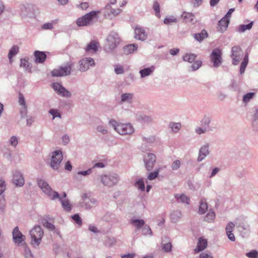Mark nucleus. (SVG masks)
I'll use <instances>...</instances> for the list:
<instances>
[{"label": "nucleus", "instance_id": "052dcab7", "mask_svg": "<svg viewBox=\"0 0 258 258\" xmlns=\"http://www.w3.org/2000/svg\"><path fill=\"white\" fill-rule=\"evenodd\" d=\"M247 63H248L247 62H246V61H243L241 62V66H240V74H242L244 72L245 69L246 67Z\"/></svg>", "mask_w": 258, "mask_h": 258}, {"label": "nucleus", "instance_id": "864d4df0", "mask_svg": "<svg viewBox=\"0 0 258 258\" xmlns=\"http://www.w3.org/2000/svg\"><path fill=\"white\" fill-rule=\"evenodd\" d=\"M202 61L200 60L196 61L192 66V70L196 71L198 70L202 65Z\"/></svg>", "mask_w": 258, "mask_h": 258}, {"label": "nucleus", "instance_id": "8fccbe9b", "mask_svg": "<svg viewBox=\"0 0 258 258\" xmlns=\"http://www.w3.org/2000/svg\"><path fill=\"white\" fill-rule=\"evenodd\" d=\"M49 112L53 116V119H54L55 117H60V114L57 109H50Z\"/></svg>", "mask_w": 258, "mask_h": 258}, {"label": "nucleus", "instance_id": "e433bc0d", "mask_svg": "<svg viewBox=\"0 0 258 258\" xmlns=\"http://www.w3.org/2000/svg\"><path fill=\"white\" fill-rule=\"evenodd\" d=\"M252 23H250L247 25H242L239 26L238 30L239 32H243L246 30H249L251 28Z\"/></svg>", "mask_w": 258, "mask_h": 258}, {"label": "nucleus", "instance_id": "680f3d73", "mask_svg": "<svg viewBox=\"0 0 258 258\" xmlns=\"http://www.w3.org/2000/svg\"><path fill=\"white\" fill-rule=\"evenodd\" d=\"M10 143L13 146L16 147L18 144L17 138L15 136L12 137L10 139Z\"/></svg>", "mask_w": 258, "mask_h": 258}, {"label": "nucleus", "instance_id": "20e7f679", "mask_svg": "<svg viewBox=\"0 0 258 258\" xmlns=\"http://www.w3.org/2000/svg\"><path fill=\"white\" fill-rule=\"evenodd\" d=\"M38 184L39 187L51 199L54 200L56 198L60 199L58 193L52 191L51 187L48 183L42 179H39L38 181Z\"/></svg>", "mask_w": 258, "mask_h": 258}, {"label": "nucleus", "instance_id": "37998d69", "mask_svg": "<svg viewBox=\"0 0 258 258\" xmlns=\"http://www.w3.org/2000/svg\"><path fill=\"white\" fill-rule=\"evenodd\" d=\"M176 21L177 19L176 18L173 16H170L169 17H166L164 20V23L165 24H169L171 23L176 22Z\"/></svg>", "mask_w": 258, "mask_h": 258}, {"label": "nucleus", "instance_id": "4be33fe9", "mask_svg": "<svg viewBox=\"0 0 258 258\" xmlns=\"http://www.w3.org/2000/svg\"><path fill=\"white\" fill-rule=\"evenodd\" d=\"M138 49V45L135 44H129L123 47V51L125 54H129L133 53Z\"/></svg>", "mask_w": 258, "mask_h": 258}, {"label": "nucleus", "instance_id": "5701e85b", "mask_svg": "<svg viewBox=\"0 0 258 258\" xmlns=\"http://www.w3.org/2000/svg\"><path fill=\"white\" fill-rule=\"evenodd\" d=\"M130 223L136 227L137 229H139L144 225L145 222L142 219H131Z\"/></svg>", "mask_w": 258, "mask_h": 258}, {"label": "nucleus", "instance_id": "7ed1b4c3", "mask_svg": "<svg viewBox=\"0 0 258 258\" xmlns=\"http://www.w3.org/2000/svg\"><path fill=\"white\" fill-rule=\"evenodd\" d=\"M99 11H91L77 20L76 24L79 26H85L91 24L93 20L97 18Z\"/></svg>", "mask_w": 258, "mask_h": 258}, {"label": "nucleus", "instance_id": "f8f14e48", "mask_svg": "<svg viewBox=\"0 0 258 258\" xmlns=\"http://www.w3.org/2000/svg\"><path fill=\"white\" fill-rule=\"evenodd\" d=\"M82 197L83 200L81 203L82 207H84L86 209H89L96 204V200L94 199H90L88 194H83Z\"/></svg>", "mask_w": 258, "mask_h": 258}, {"label": "nucleus", "instance_id": "ddd939ff", "mask_svg": "<svg viewBox=\"0 0 258 258\" xmlns=\"http://www.w3.org/2000/svg\"><path fill=\"white\" fill-rule=\"evenodd\" d=\"M102 183L107 186H113L118 181V176L117 175H104L101 177Z\"/></svg>", "mask_w": 258, "mask_h": 258}, {"label": "nucleus", "instance_id": "a211bd4d", "mask_svg": "<svg viewBox=\"0 0 258 258\" xmlns=\"http://www.w3.org/2000/svg\"><path fill=\"white\" fill-rule=\"evenodd\" d=\"M207 247V240L206 239H204L201 237L199 239L197 246L194 249L195 253H198L203 250H204Z\"/></svg>", "mask_w": 258, "mask_h": 258}, {"label": "nucleus", "instance_id": "4468645a", "mask_svg": "<svg viewBox=\"0 0 258 258\" xmlns=\"http://www.w3.org/2000/svg\"><path fill=\"white\" fill-rule=\"evenodd\" d=\"M13 238L14 242L17 244H19L25 240L24 236L19 230L18 227H15L13 231Z\"/></svg>", "mask_w": 258, "mask_h": 258}, {"label": "nucleus", "instance_id": "f257e3e1", "mask_svg": "<svg viewBox=\"0 0 258 258\" xmlns=\"http://www.w3.org/2000/svg\"><path fill=\"white\" fill-rule=\"evenodd\" d=\"M109 123L114 129L120 135H131L134 132L133 126L130 123L118 124L114 119H111Z\"/></svg>", "mask_w": 258, "mask_h": 258}, {"label": "nucleus", "instance_id": "69168bd1", "mask_svg": "<svg viewBox=\"0 0 258 258\" xmlns=\"http://www.w3.org/2000/svg\"><path fill=\"white\" fill-rule=\"evenodd\" d=\"M200 258H213L212 255L208 253L203 252L200 254Z\"/></svg>", "mask_w": 258, "mask_h": 258}, {"label": "nucleus", "instance_id": "a878e982", "mask_svg": "<svg viewBox=\"0 0 258 258\" xmlns=\"http://www.w3.org/2000/svg\"><path fill=\"white\" fill-rule=\"evenodd\" d=\"M175 198L178 202L180 201L181 202L183 203H186L187 204H189V198L184 194H176L175 195Z\"/></svg>", "mask_w": 258, "mask_h": 258}, {"label": "nucleus", "instance_id": "3c124183", "mask_svg": "<svg viewBox=\"0 0 258 258\" xmlns=\"http://www.w3.org/2000/svg\"><path fill=\"white\" fill-rule=\"evenodd\" d=\"M89 7V4L87 2H82L80 5L78 6V8L83 10H86Z\"/></svg>", "mask_w": 258, "mask_h": 258}, {"label": "nucleus", "instance_id": "cd10ccee", "mask_svg": "<svg viewBox=\"0 0 258 258\" xmlns=\"http://www.w3.org/2000/svg\"><path fill=\"white\" fill-rule=\"evenodd\" d=\"M208 36L207 32L206 30H203L201 33L196 34L194 35L195 38L199 41H202L204 38H206Z\"/></svg>", "mask_w": 258, "mask_h": 258}, {"label": "nucleus", "instance_id": "6e6552de", "mask_svg": "<svg viewBox=\"0 0 258 258\" xmlns=\"http://www.w3.org/2000/svg\"><path fill=\"white\" fill-rule=\"evenodd\" d=\"M156 156L151 153H147L144 157V161L147 171H150L152 170L156 162Z\"/></svg>", "mask_w": 258, "mask_h": 258}, {"label": "nucleus", "instance_id": "4d7b16f0", "mask_svg": "<svg viewBox=\"0 0 258 258\" xmlns=\"http://www.w3.org/2000/svg\"><path fill=\"white\" fill-rule=\"evenodd\" d=\"M20 66L21 67L25 68L26 70H27V69L29 67V62L26 59H21Z\"/></svg>", "mask_w": 258, "mask_h": 258}, {"label": "nucleus", "instance_id": "5fc2aeb1", "mask_svg": "<svg viewBox=\"0 0 258 258\" xmlns=\"http://www.w3.org/2000/svg\"><path fill=\"white\" fill-rule=\"evenodd\" d=\"M73 219L79 225H81L82 224V220L78 214H76L72 217Z\"/></svg>", "mask_w": 258, "mask_h": 258}, {"label": "nucleus", "instance_id": "f3484780", "mask_svg": "<svg viewBox=\"0 0 258 258\" xmlns=\"http://www.w3.org/2000/svg\"><path fill=\"white\" fill-rule=\"evenodd\" d=\"M100 45L98 41L97 40L91 41L85 48V50L88 53H93L96 52Z\"/></svg>", "mask_w": 258, "mask_h": 258}, {"label": "nucleus", "instance_id": "c756f323", "mask_svg": "<svg viewBox=\"0 0 258 258\" xmlns=\"http://www.w3.org/2000/svg\"><path fill=\"white\" fill-rule=\"evenodd\" d=\"M196 55L192 53L186 54L183 56V59L184 61L188 62H192L196 59Z\"/></svg>", "mask_w": 258, "mask_h": 258}, {"label": "nucleus", "instance_id": "1a4fd4ad", "mask_svg": "<svg viewBox=\"0 0 258 258\" xmlns=\"http://www.w3.org/2000/svg\"><path fill=\"white\" fill-rule=\"evenodd\" d=\"M62 154L60 151H55L53 153L51 162V167L54 169H57L62 160Z\"/></svg>", "mask_w": 258, "mask_h": 258}, {"label": "nucleus", "instance_id": "412c9836", "mask_svg": "<svg viewBox=\"0 0 258 258\" xmlns=\"http://www.w3.org/2000/svg\"><path fill=\"white\" fill-rule=\"evenodd\" d=\"M34 55L35 57V61L37 63H42L46 59V55L42 51H35L34 52Z\"/></svg>", "mask_w": 258, "mask_h": 258}, {"label": "nucleus", "instance_id": "7c9ffc66", "mask_svg": "<svg viewBox=\"0 0 258 258\" xmlns=\"http://www.w3.org/2000/svg\"><path fill=\"white\" fill-rule=\"evenodd\" d=\"M19 51V47L17 46H14L10 49L9 53L8 54V57L10 60L12 61V57L16 55Z\"/></svg>", "mask_w": 258, "mask_h": 258}, {"label": "nucleus", "instance_id": "09e8293b", "mask_svg": "<svg viewBox=\"0 0 258 258\" xmlns=\"http://www.w3.org/2000/svg\"><path fill=\"white\" fill-rule=\"evenodd\" d=\"M254 95L253 93H248L245 94L243 97V101L244 102H247L249 100L252 98Z\"/></svg>", "mask_w": 258, "mask_h": 258}, {"label": "nucleus", "instance_id": "f03ea898", "mask_svg": "<svg viewBox=\"0 0 258 258\" xmlns=\"http://www.w3.org/2000/svg\"><path fill=\"white\" fill-rule=\"evenodd\" d=\"M30 234L31 237V244L34 246H39L42 237L44 235V232L41 226H35L30 231Z\"/></svg>", "mask_w": 258, "mask_h": 258}, {"label": "nucleus", "instance_id": "4c0bfd02", "mask_svg": "<svg viewBox=\"0 0 258 258\" xmlns=\"http://www.w3.org/2000/svg\"><path fill=\"white\" fill-rule=\"evenodd\" d=\"M181 213L180 212L175 211L171 214V219L172 222H176L178 219L180 217Z\"/></svg>", "mask_w": 258, "mask_h": 258}, {"label": "nucleus", "instance_id": "2eb2a0df", "mask_svg": "<svg viewBox=\"0 0 258 258\" xmlns=\"http://www.w3.org/2000/svg\"><path fill=\"white\" fill-rule=\"evenodd\" d=\"M147 36V34L145 30L139 26H137L135 28V37L136 39L144 41Z\"/></svg>", "mask_w": 258, "mask_h": 258}, {"label": "nucleus", "instance_id": "c03bdc74", "mask_svg": "<svg viewBox=\"0 0 258 258\" xmlns=\"http://www.w3.org/2000/svg\"><path fill=\"white\" fill-rule=\"evenodd\" d=\"M246 255L249 258H258V252L256 250H252L246 253Z\"/></svg>", "mask_w": 258, "mask_h": 258}, {"label": "nucleus", "instance_id": "de8ad7c7", "mask_svg": "<svg viewBox=\"0 0 258 258\" xmlns=\"http://www.w3.org/2000/svg\"><path fill=\"white\" fill-rule=\"evenodd\" d=\"M114 71L117 75L122 74L124 72L123 68L121 66L116 65L115 66Z\"/></svg>", "mask_w": 258, "mask_h": 258}, {"label": "nucleus", "instance_id": "603ef678", "mask_svg": "<svg viewBox=\"0 0 258 258\" xmlns=\"http://www.w3.org/2000/svg\"><path fill=\"white\" fill-rule=\"evenodd\" d=\"M234 227L235 225L233 223H229L226 227V232H232L234 230Z\"/></svg>", "mask_w": 258, "mask_h": 258}, {"label": "nucleus", "instance_id": "bb28decb", "mask_svg": "<svg viewBox=\"0 0 258 258\" xmlns=\"http://www.w3.org/2000/svg\"><path fill=\"white\" fill-rule=\"evenodd\" d=\"M208 210V205L205 200H202L200 202L199 212L201 214H204Z\"/></svg>", "mask_w": 258, "mask_h": 258}, {"label": "nucleus", "instance_id": "ea45409f", "mask_svg": "<svg viewBox=\"0 0 258 258\" xmlns=\"http://www.w3.org/2000/svg\"><path fill=\"white\" fill-rule=\"evenodd\" d=\"M153 9L155 12V15L156 16L160 17V6L158 2H155L153 4Z\"/></svg>", "mask_w": 258, "mask_h": 258}, {"label": "nucleus", "instance_id": "473e14b6", "mask_svg": "<svg viewBox=\"0 0 258 258\" xmlns=\"http://www.w3.org/2000/svg\"><path fill=\"white\" fill-rule=\"evenodd\" d=\"M215 218V213L213 211H210L206 216L205 220L208 222H211L214 220Z\"/></svg>", "mask_w": 258, "mask_h": 258}, {"label": "nucleus", "instance_id": "a18cd8bd", "mask_svg": "<svg viewBox=\"0 0 258 258\" xmlns=\"http://www.w3.org/2000/svg\"><path fill=\"white\" fill-rule=\"evenodd\" d=\"M133 97V94L131 93H125L121 95V101H125L129 99H132Z\"/></svg>", "mask_w": 258, "mask_h": 258}, {"label": "nucleus", "instance_id": "dca6fc26", "mask_svg": "<svg viewBox=\"0 0 258 258\" xmlns=\"http://www.w3.org/2000/svg\"><path fill=\"white\" fill-rule=\"evenodd\" d=\"M52 87L54 90L63 96L70 97L71 96V93L58 83H54L52 84Z\"/></svg>", "mask_w": 258, "mask_h": 258}, {"label": "nucleus", "instance_id": "e2e57ef3", "mask_svg": "<svg viewBox=\"0 0 258 258\" xmlns=\"http://www.w3.org/2000/svg\"><path fill=\"white\" fill-rule=\"evenodd\" d=\"M227 235L228 236V238L232 241H234L235 240V237L234 235V234L232 233V232H226Z\"/></svg>", "mask_w": 258, "mask_h": 258}, {"label": "nucleus", "instance_id": "2f4dec72", "mask_svg": "<svg viewBox=\"0 0 258 258\" xmlns=\"http://www.w3.org/2000/svg\"><path fill=\"white\" fill-rule=\"evenodd\" d=\"M19 103L20 105L23 106V109L24 110V112L25 114L27 111V106L25 103V100L23 95L21 94H19Z\"/></svg>", "mask_w": 258, "mask_h": 258}, {"label": "nucleus", "instance_id": "58836bf2", "mask_svg": "<svg viewBox=\"0 0 258 258\" xmlns=\"http://www.w3.org/2000/svg\"><path fill=\"white\" fill-rule=\"evenodd\" d=\"M57 23V21H54L52 23H47L43 24L41 28L43 29H49L51 30L53 28V24H56Z\"/></svg>", "mask_w": 258, "mask_h": 258}, {"label": "nucleus", "instance_id": "423d86ee", "mask_svg": "<svg viewBox=\"0 0 258 258\" xmlns=\"http://www.w3.org/2000/svg\"><path fill=\"white\" fill-rule=\"evenodd\" d=\"M72 68V64H68L63 67H59L58 69L53 70L51 72V75L54 77L67 76L70 74Z\"/></svg>", "mask_w": 258, "mask_h": 258}, {"label": "nucleus", "instance_id": "bf43d9fd", "mask_svg": "<svg viewBox=\"0 0 258 258\" xmlns=\"http://www.w3.org/2000/svg\"><path fill=\"white\" fill-rule=\"evenodd\" d=\"M180 165V162L178 160L174 161L172 165V168L173 170L177 169Z\"/></svg>", "mask_w": 258, "mask_h": 258}, {"label": "nucleus", "instance_id": "c85d7f7f", "mask_svg": "<svg viewBox=\"0 0 258 258\" xmlns=\"http://www.w3.org/2000/svg\"><path fill=\"white\" fill-rule=\"evenodd\" d=\"M107 40L108 42L109 45L113 47H115L117 45V44L118 43L117 39H116L111 35H110L108 36Z\"/></svg>", "mask_w": 258, "mask_h": 258}, {"label": "nucleus", "instance_id": "f704fd0d", "mask_svg": "<svg viewBox=\"0 0 258 258\" xmlns=\"http://www.w3.org/2000/svg\"><path fill=\"white\" fill-rule=\"evenodd\" d=\"M61 205L64 209L67 211H71L72 209L71 205L68 200H61Z\"/></svg>", "mask_w": 258, "mask_h": 258}, {"label": "nucleus", "instance_id": "79ce46f5", "mask_svg": "<svg viewBox=\"0 0 258 258\" xmlns=\"http://www.w3.org/2000/svg\"><path fill=\"white\" fill-rule=\"evenodd\" d=\"M171 128L173 132H177L181 128V124L179 123L170 124Z\"/></svg>", "mask_w": 258, "mask_h": 258}, {"label": "nucleus", "instance_id": "9d476101", "mask_svg": "<svg viewBox=\"0 0 258 258\" xmlns=\"http://www.w3.org/2000/svg\"><path fill=\"white\" fill-rule=\"evenodd\" d=\"M120 9H113L110 5H107L104 9V15L105 17L108 19H112L121 12Z\"/></svg>", "mask_w": 258, "mask_h": 258}, {"label": "nucleus", "instance_id": "13d9d810", "mask_svg": "<svg viewBox=\"0 0 258 258\" xmlns=\"http://www.w3.org/2000/svg\"><path fill=\"white\" fill-rule=\"evenodd\" d=\"M6 189V184L5 182L0 179V195H1L3 192Z\"/></svg>", "mask_w": 258, "mask_h": 258}, {"label": "nucleus", "instance_id": "774afa93", "mask_svg": "<svg viewBox=\"0 0 258 258\" xmlns=\"http://www.w3.org/2000/svg\"><path fill=\"white\" fill-rule=\"evenodd\" d=\"M179 52V49L173 48L170 50V53L171 54L174 55L177 54Z\"/></svg>", "mask_w": 258, "mask_h": 258}, {"label": "nucleus", "instance_id": "338daca9", "mask_svg": "<svg viewBox=\"0 0 258 258\" xmlns=\"http://www.w3.org/2000/svg\"><path fill=\"white\" fill-rule=\"evenodd\" d=\"M135 256V254L134 253H128L127 254L122 255L121 258H133Z\"/></svg>", "mask_w": 258, "mask_h": 258}, {"label": "nucleus", "instance_id": "6e6d98bb", "mask_svg": "<svg viewBox=\"0 0 258 258\" xmlns=\"http://www.w3.org/2000/svg\"><path fill=\"white\" fill-rule=\"evenodd\" d=\"M116 243V240L114 238H108L107 240L105 241L106 245L111 246L114 244Z\"/></svg>", "mask_w": 258, "mask_h": 258}, {"label": "nucleus", "instance_id": "6ab92c4d", "mask_svg": "<svg viewBox=\"0 0 258 258\" xmlns=\"http://www.w3.org/2000/svg\"><path fill=\"white\" fill-rule=\"evenodd\" d=\"M229 23V19L226 18V17H223L221 20L219 21L218 24V27L217 30L220 32H223L225 31Z\"/></svg>", "mask_w": 258, "mask_h": 258}, {"label": "nucleus", "instance_id": "0eeeda50", "mask_svg": "<svg viewBox=\"0 0 258 258\" xmlns=\"http://www.w3.org/2000/svg\"><path fill=\"white\" fill-rule=\"evenodd\" d=\"M95 65L94 60L91 57H86L82 59L79 61L78 69L80 72H85L89 69L91 66Z\"/></svg>", "mask_w": 258, "mask_h": 258}, {"label": "nucleus", "instance_id": "9b49d317", "mask_svg": "<svg viewBox=\"0 0 258 258\" xmlns=\"http://www.w3.org/2000/svg\"><path fill=\"white\" fill-rule=\"evenodd\" d=\"M231 57L233 60V64L237 65L240 61L241 57L242 56V52L241 49L239 46H235L232 48Z\"/></svg>", "mask_w": 258, "mask_h": 258}, {"label": "nucleus", "instance_id": "393cba45", "mask_svg": "<svg viewBox=\"0 0 258 258\" xmlns=\"http://www.w3.org/2000/svg\"><path fill=\"white\" fill-rule=\"evenodd\" d=\"M154 70V67H151L149 68L143 69L140 71L141 76L142 78H144L147 76L151 75Z\"/></svg>", "mask_w": 258, "mask_h": 258}, {"label": "nucleus", "instance_id": "b1692460", "mask_svg": "<svg viewBox=\"0 0 258 258\" xmlns=\"http://www.w3.org/2000/svg\"><path fill=\"white\" fill-rule=\"evenodd\" d=\"M208 154L209 151L208 150V147L205 146L202 147L200 150L198 160L199 161H202Z\"/></svg>", "mask_w": 258, "mask_h": 258}, {"label": "nucleus", "instance_id": "72a5a7b5", "mask_svg": "<svg viewBox=\"0 0 258 258\" xmlns=\"http://www.w3.org/2000/svg\"><path fill=\"white\" fill-rule=\"evenodd\" d=\"M159 172L160 169L158 168L156 169L154 172H150L147 177L148 179L152 180L155 179L158 176Z\"/></svg>", "mask_w": 258, "mask_h": 258}, {"label": "nucleus", "instance_id": "a19ab883", "mask_svg": "<svg viewBox=\"0 0 258 258\" xmlns=\"http://www.w3.org/2000/svg\"><path fill=\"white\" fill-rule=\"evenodd\" d=\"M136 186L141 190H144L145 184L143 179H140L136 183Z\"/></svg>", "mask_w": 258, "mask_h": 258}, {"label": "nucleus", "instance_id": "39448f33", "mask_svg": "<svg viewBox=\"0 0 258 258\" xmlns=\"http://www.w3.org/2000/svg\"><path fill=\"white\" fill-rule=\"evenodd\" d=\"M222 54V50L219 48H216L213 50L210 55V59L214 67L218 68L221 64Z\"/></svg>", "mask_w": 258, "mask_h": 258}, {"label": "nucleus", "instance_id": "49530a36", "mask_svg": "<svg viewBox=\"0 0 258 258\" xmlns=\"http://www.w3.org/2000/svg\"><path fill=\"white\" fill-rule=\"evenodd\" d=\"M162 248L164 251L169 252L171 250L172 244L170 242L164 243L162 244Z\"/></svg>", "mask_w": 258, "mask_h": 258}, {"label": "nucleus", "instance_id": "aec40b11", "mask_svg": "<svg viewBox=\"0 0 258 258\" xmlns=\"http://www.w3.org/2000/svg\"><path fill=\"white\" fill-rule=\"evenodd\" d=\"M13 181L14 184L17 186H22L24 183V179L21 174L16 172L14 175Z\"/></svg>", "mask_w": 258, "mask_h": 258}, {"label": "nucleus", "instance_id": "0e129e2a", "mask_svg": "<svg viewBox=\"0 0 258 258\" xmlns=\"http://www.w3.org/2000/svg\"><path fill=\"white\" fill-rule=\"evenodd\" d=\"M143 230L146 231L144 233V234H151V232H152L151 230L148 226H144V227L143 228Z\"/></svg>", "mask_w": 258, "mask_h": 258}, {"label": "nucleus", "instance_id": "c9c22d12", "mask_svg": "<svg viewBox=\"0 0 258 258\" xmlns=\"http://www.w3.org/2000/svg\"><path fill=\"white\" fill-rule=\"evenodd\" d=\"M42 224H43V225L44 227H46L47 228H48L50 230H54V226L51 223L49 222L46 219L42 220Z\"/></svg>", "mask_w": 258, "mask_h": 258}]
</instances>
